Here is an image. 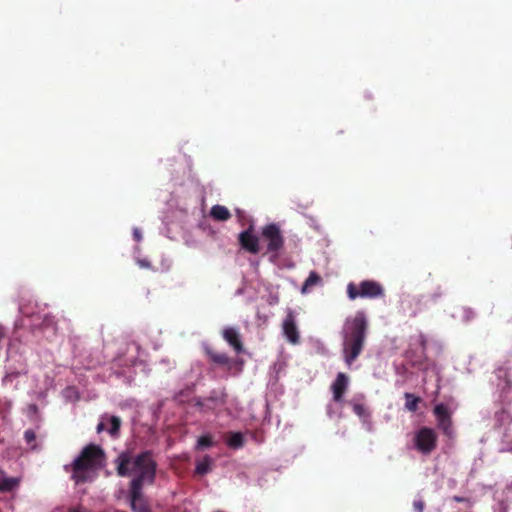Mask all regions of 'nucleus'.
Instances as JSON below:
<instances>
[{"label":"nucleus","instance_id":"14","mask_svg":"<svg viewBox=\"0 0 512 512\" xmlns=\"http://www.w3.org/2000/svg\"><path fill=\"white\" fill-rule=\"evenodd\" d=\"M210 215L216 221H227L231 218L228 208L219 204L212 206Z\"/></svg>","mask_w":512,"mask_h":512},{"label":"nucleus","instance_id":"6","mask_svg":"<svg viewBox=\"0 0 512 512\" xmlns=\"http://www.w3.org/2000/svg\"><path fill=\"white\" fill-rule=\"evenodd\" d=\"M414 444L419 452L428 455L437 446V434L432 428L422 427L414 436Z\"/></svg>","mask_w":512,"mask_h":512},{"label":"nucleus","instance_id":"26","mask_svg":"<svg viewBox=\"0 0 512 512\" xmlns=\"http://www.w3.org/2000/svg\"><path fill=\"white\" fill-rule=\"evenodd\" d=\"M425 507V503L422 499L414 500L413 508L416 512H423Z\"/></svg>","mask_w":512,"mask_h":512},{"label":"nucleus","instance_id":"13","mask_svg":"<svg viewBox=\"0 0 512 512\" xmlns=\"http://www.w3.org/2000/svg\"><path fill=\"white\" fill-rule=\"evenodd\" d=\"M19 485V479L14 477H7L3 471L0 470V492H11Z\"/></svg>","mask_w":512,"mask_h":512},{"label":"nucleus","instance_id":"12","mask_svg":"<svg viewBox=\"0 0 512 512\" xmlns=\"http://www.w3.org/2000/svg\"><path fill=\"white\" fill-rule=\"evenodd\" d=\"M222 336L237 353H241L243 351L244 347L240 338V334L235 328H225L222 332Z\"/></svg>","mask_w":512,"mask_h":512},{"label":"nucleus","instance_id":"18","mask_svg":"<svg viewBox=\"0 0 512 512\" xmlns=\"http://www.w3.org/2000/svg\"><path fill=\"white\" fill-rule=\"evenodd\" d=\"M321 277L320 275L315 272V271H311L308 278L305 280L304 284H303V287H302V293H306L308 292L313 286L319 284L321 282Z\"/></svg>","mask_w":512,"mask_h":512},{"label":"nucleus","instance_id":"4","mask_svg":"<svg viewBox=\"0 0 512 512\" xmlns=\"http://www.w3.org/2000/svg\"><path fill=\"white\" fill-rule=\"evenodd\" d=\"M346 292L350 300L377 299L385 296L383 286L375 280H363L359 284L350 282L347 284Z\"/></svg>","mask_w":512,"mask_h":512},{"label":"nucleus","instance_id":"3","mask_svg":"<svg viewBox=\"0 0 512 512\" xmlns=\"http://www.w3.org/2000/svg\"><path fill=\"white\" fill-rule=\"evenodd\" d=\"M104 450L96 444L86 445L70 465L65 466L71 472V479L76 485L91 481L93 474L100 470L105 463Z\"/></svg>","mask_w":512,"mask_h":512},{"label":"nucleus","instance_id":"25","mask_svg":"<svg viewBox=\"0 0 512 512\" xmlns=\"http://www.w3.org/2000/svg\"><path fill=\"white\" fill-rule=\"evenodd\" d=\"M476 316L474 310L470 307H462L461 309V317L464 321L469 322L473 320Z\"/></svg>","mask_w":512,"mask_h":512},{"label":"nucleus","instance_id":"2","mask_svg":"<svg viewBox=\"0 0 512 512\" xmlns=\"http://www.w3.org/2000/svg\"><path fill=\"white\" fill-rule=\"evenodd\" d=\"M369 323L363 311H357L353 317L345 320L343 337V355L347 365H351L361 354L367 336Z\"/></svg>","mask_w":512,"mask_h":512},{"label":"nucleus","instance_id":"9","mask_svg":"<svg viewBox=\"0 0 512 512\" xmlns=\"http://www.w3.org/2000/svg\"><path fill=\"white\" fill-rule=\"evenodd\" d=\"M283 333L287 340L292 344L299 342V332L296 326L295 315L292 310H289L282 324Z\"/></svg>","mask_w":512,"mask_h":512},{"label":"nucleus","instance_id":"8","mask_svg":"<svg viewBox=\"0 0 512 512\" xmlns=\"http://www.w3.org/2000/svg\"><path fill=\"white\" fill-rule=\"evenodd\" d=\"M253 226L242 231L238 235V241L242 249L251 253L258 254L260 252L259 237L254 234Z\"/></svg>","mask_w":512,"mask_h":512},{"label":"nucleus","instance_id":"15","mask_svg":"<svg viewBox=\"0 0 512 512\" xmlns=\"http://www.w3.org/2000/svg\"><path fill=\"white\" fill-rule=\"evenodd\" d=\"M206 354L209 357L210 361L215 364L226 366L230 364V358L225 353L216 352L211 348L206 349Z\"/></svg>","mask_w":512,"mask_h":512},{"label":"nucleus","instance_id":"10","mask_svg":"<svg viewBox=\"0 0 512 512\" xmlns=\"http://www.w3.org/2000/svg\"><path fill=\"white\" fill-rule=\"evenodd\" d=\"M142 489L143 487H139L138 490L129 488L131 509L134 512H151L147 501L143 497Z\"/></svg>","mask_w":512,"mask_h":512},{"label":"nucleus","instance_id":"7","mask_svg":"<svg viewBox=\"0 0 512 512\" xmlns=\"http://www.w3.org/2000/svg\"><path fill=\"white\" fill-rule=\"evenodd\" d=\"M433 412L437 418V424L439 429L442 430L444 435H446L449 438H452L454 436V429L451 414L448 410V407L445 404L440 403L434 407Z\"/></svg>","mask_w":512,"mask_h":512},{"label":"nucleus","instance_id":"1","mask_svg":"<svg viewBox=\"0 0 512 512\" xmlns=\"http://www.w3.org/2000/svg\"><path fill=\"white\" fill-rule=\"evenodd\" d=\"M116 472L120 477H126L135 473L129 488L138 490L144 484L152 485L155 482L157 462L150 450L143 451L131 458L128 453H121L116 459Z\"/></svg>","mask_w":512,"mask_h":512},{"label":"nucleus","instance_id":"28","mask_svg":"<svg viewBox=\"0 0 512 512\" xmlns=\"http://www.w3.org/2000/svg\"><path fill=\"white\" fill-rule=\"evenodd\" d=\"M105 429V424L103 422H100L98 425H97V432L100 433L102 432L103 430Z\"/></svg>","mask_w":512,"mask_h":512},{"label":"nucleus","instance_id":"5","mask_svg":"<svg viewBox=\"0 0 512 512\" xmlns=\"http://www.w3.org/2000/svg\"><path fill=\"white\" fill-rule=\"evenodd\" d=\"M261 238L266 243V254L270 255L271 260H276L285 243L280 227L275 223L265 225L261 229Z\"/></svg>","mask_w":512,"mask_h":512},{"label":"nucleus","instance_id":"22","mask_svg":"<svg viewBox=\"0 0 512 512\" xmlns=\"http://www.w3.org/2000/svg\"><path fill=\"white\" fill-rule=\"evenodd\" d=\"M352 408H353V412L360 418H366L369 416V414L367 412V408L362 403H353Z\"/></svg>","mask_w":512,"mask_h":512},{"label":"nucleus","instance_id":"24","mask_svg":"<svg viewBox=\"0 0 512 512\" xmlns=\"http://www.w3.org/2000/svg\"><path fill=\"white\" fill-rule=\"evenodd\" d=\"M24 439L28 445L34 449L36 448V433L32 429H28L24 432Z\"/></svg>","mask_w":512,"mask_h":512},{"label":"nucleus","instance_id":"20","mask_svg":"<svg viewBox=\"0 0 512 512\" xmlns=\"http://www.w3.org/2000/svg\"><path fill=\"white\" fill-rule=\"evenodd\" d=\"M211 462V458L209 456H205L202 461L197 463L196 473L199 475H205L208 473L211 468Z\"/></svg>","mask_w":512,"mask_h":512},{"label":"nucleus","instance_id":"11","mask_svg":"<svg viewBox=\"0 0 512 512\" xmlns=\"http://www.w3.org/2000/svg\"><path fill=\"white\" fill-rule=\"evenodd\" d=\"M349 379L345 373H338L336 379L331 385V390L333 393V400L335 402H341L343 400L344 394L348 388Z\"/></svg>","mask_w":512,"mask_h":512},{"label":"nucleus","instance_id":"31","mask_svg":"<svg viewBox=\"0 0 512 512\" xmlns=\"http://www.w3.org/2000/svg\"><path fill=\"white\" fill-rule=\"evenodd\" d=\"M509 451L512 452V449H510Z\"/></svg>","mask_w":512,"mask_h":512},{"label":"nucleus","instance_id":"21","mask_svg":"<svg viewBox=\"0 0 512 512\" xmlns=\"http://www.w3.org/2000/svg\"><path fill=\"white\" fill-rule=\"evenodd\" d=\"M109 422L110 428L108 431L112 436H116L120 430L121 419L118 416H112L109 418Z\"/></svg>","mask_w":512,"mask_h":512},{"label":"nucleus","instance_id":"16","mask_svg":"<svg viewBox=\"0 0 512 512\" xmlns=\"http://www.w3.org/2000/svg\"><path fill=\"white\" fill-rule=\"evenodd\" d=\"M226 443L232 449H240L245 444V438L241 432H230Z\"/></svg>","mask_w":512,"mask_h":512},{"label":"nucleus","instance_id":"17","mask_svg":"<svg viewBox=\"0 0 512 512\" xmlns=\"http://www.w3.org/2000/svg\"><path fill=\"white\" fill-rule=\"evenodd\" d=\"M40 329L43 331H51L54 335L57 333L58 327L55 321V317L52 315H45L40 324Z\"/></svg>","mask_w":512,"mask_h":512},{"label":"nucleus","instance_id":"29","mask_svg":"<svg viewBox=\"0 0 512 512\" xmlns=\"http://www.w3.org/2000/svg\"><path fill=\"white\" fill-rule=\"evenodd\" d=\"M140 265H141L142 267H149V263H148V262H146V261H144V260L140 261Z\"/></svg>","mask_w":512,"mask_h":512},{"label":"nucleus","instance_id":"23","mask_svg":"<svg viewBox=\"0 0 512 512\" xmlns=\"http://www.w3.org/2000/svg\"><path fill=\"white\" fill-rule=\"evenodd\" d=\"M211 446H213V440L210 435H203V436L199 437L198 442H197L198 449L208 448Z\"/></svg>","mask_w":512,"mask_h":512},{"label":"nucleus","instance_id":"30","mask_svg":"<svg viewBox=\"0 0 512 512\" xmlns=\"http://www.w3.org/2000/svg\"><path fill=\"white\" fill-rule=\"evenodd\" d=\"M454 500H455L456 502H462V501H463V499H462L461 497H458V496H455V497H454Z\"/></svg>","mask_w":512,"mask_h":512},{"label":"nucleus","instance_id":"27","mask_svg":"<svg viewBox=\"0 0 512 512\" xmlns=\"http://www.w3.org/2000/svg\"><path fill=\"white\" fill-rule=\"evenodd\" d=\"M133 236H134L136 241H140L142 239L141 232L138 229L134 230Z\"/></svg>","mask_w":512,"mask_h":512},{"label":"nucleus","instance_id":"19","mask_svg":"<svg viewBox=\"0 0 512 512\" xmlns=\"http://www.w3.org/2000/svg\"><path fill=\"white\" fill-rule=\"evenodd\" d=\"M406 399L405 408L410 412H415L418 409V404L420 403L421 399L417 396H415L412 393H405L404 395Z\"/></svg>","mask_w":512,"mask_h":512}]
</instances>
